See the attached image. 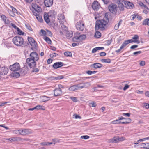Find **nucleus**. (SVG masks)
<instances>
[{"instance_id":"obj_1","label":"nucleus","mask_w":149,"mask_h":149,"mask_svg":"<svg viewBox=\"0 0 149 149\" xmlns=\"http://www.w3.org/2000/svg\"><path fill=\"white\" fill-rule=\"evenodd\" d=\"M109 15L108 13H106L102 19L96 21L95 27V30L103 31L105 29V27L109 22Z\"/></svg>"},{"instance_id":"obj_2","label":"nucleus","mask_w":149,"mask_h":149,"mask_svg":"<svg viewBox=\"0 0 149 149\" xmlns=\"http://www.w3.org/2000/svg\"><path fill=\"white\" fill-rule=\"evenodd\" d=\"M13 42L15 45L17 46H21L23 44L24 40L22 37L16 36L13 38Z\"/></svg>"},{"instance_id":"obj_3","label":"nucleus","mask_w":149,"mask_h":149,"mask_svg":"<svg viewBox=\"0 0 149 149\" xmlns=\"http://www.w3.org/2000/svg\"><path fill=\"white\" fill-rule=\"evenodd\" d=\"M28 40L30 45L32 46L31 49L33 50H36L37 47V45L36 42L31 37H28Z\"/></svg>"},{"instance_id":"obj_4","label":"nucleus","mask_w":149,"mask_h":149,"mask_svg":"<svg viewBox=\"0 0 149 149\" xmlns=\"http://www.w3.org/2000/svg\"><path fill=\"white\" fill-rule=\"evenodd\" d=\"M108 8L109 11L112 14L115 15L116 13L118 7L115 4L111 3L109 5Z\"/></svg>"},{"instance_id":"obj_5","label":"nucleus","mask_w":149,"mask_h":149,"mask_svg":"<svg viewBox=\"0 0 149 149\" xmlns=\"http://www.w3.org/2000/svg\"><path fill=\"white\" fill-rule=\"evenodd\" d=\"M80 90L83 89L88 88L90 87L91 85L90 82L82 81L78 83Z\"/></svg>"},{"instance_id":"obj_6","label":"nucleus","mask_w":149,"mask_h":149,"mask_svg":"<svg viewBox=\"0 0 149 149\" xmlns=\"http://www.w3.org/2000/svg\"><path fill=\"white\" fill-rule=\"evenodd\" d=\"M10 70L13 71L15 72L19 70L20 69V66L19 63H16L10 66Z\"/></svg>"},{"instance_id":"obj_7","label":"nucleus","mask_w":149,"mask_h":149,"mask_svg":"<svg viewBox=\"0 0 149 149\" xmlns=\"http://www.w3.org/2000/svg\"><path fill=\"white\" fill-rule=\"evenodd\" d=\"M75 27L78 30L81 31H83L85 28L84 23L81 21H79L76 23Z\"/></svg>"},{"instance_id":"obj_8","label":"nucleus","mask_w":149,"mask_h":149,"mask_svg":"<svg viewBox=\"0 0 149 149\" xmlns=\"http://www.w3.org/2000/svg\"><path fill=\"white\" fill-rule=\"evenodd\" d=\"M26 62L31 68H34L36 65V61L31 59L27 58L26 60Z\"/></svg>"},{"instance_id":"obj_9","label":"nucleus","mask_w":149,"mask_h":149,"mask_svg":"<svg viewBox=\"0 0 149 149\" xmlns=\"http://www.w3.org/2000/svg\"><path fill=\"white\" fill-rule=\"evenodd\" d=\"M20 132L21 135L24 136L31 134L32 131L30 129H22Z\"/></svg>"},{"instance_id":"obj_10","label":"nucleus","mask_w":149,"mask_h":149,"mask_svg":"<svg viewBox=\"0 0 149 149\" xmlns=\"http://www.w3.org/2000/svg\"><path fill=\"white\" fill-rule=\"evenodd\" d=\"M30 58H29L33 59L36 61H37L39 59V57L38 54L36 52H33L30 54Z\"/></svg>"},{"instance_id":"obj_11","label":"nucleus","mask_w":149,"mask_h":149,"mask_svg":"<svg viewBox=\"0 0 149 149\" xmlns=\"http://www.w3.org/2000/svg\"><path fill=\"white\" fill-rule=\"evenodd\" d=\"M31 6L32 8H33L34 10H35L40 13L41 12L42 9L41 8L35 3H32V4Z\"/></svg>"},{"instance_id":"obj_12","label":"nucleus","mask_w":149,"mask_h":149,"mask_svg":"<svg viewBox=\"0 0 149 149\" xmlns=\"http://www.w3.org/2000/svg\"><path fill=\"white\" fill-rule=\"evenodd\" d=\"M68 90L71 91L80 90L78 84L71 86L68 89Z\"/></svg>"},{"instance_id":"obj_13","label":"nucleus","mask_w":149,"mask_h":149,"mask_svg":"<svg viewBox=\"0 0 149 149\" xmlns=\"http://www.w3.org/2000/svg\"><path fill=\"white\" fill-rule=\"evenodd\" d=\"M124 4V7L127 9L131 8L134 6L131 2L126 1L123 0V3Z\"/></svg>"},{"instance_id":"obj_14","label":"nucleus","mask_w":149,"mask_h":149,"mask_svg":"<svg viewBox=\"0 0 149 149\" xmlns=\"http://www.w3.org/2000/svg\"><path fill=\"white\" fill-rule=\"evenodd\" d=\"M8 70L7 67H2L0 69V74L1 75H6L8 73Z\"/></svg>"},{"instance_id":"obj_15","label":"nucleus","mask_w":149,"mask_h":149,"mask_svg":"<svg viewBox=\"0 0 149 149\" xmlns=\"http://www.w3.org/2000/svg\"><path fill=\"white\" fill-rule=\"evenodd\" d=\"M44 3L46 7H49L53 5V0H44Z\"/></svg>"},{"instance_id":"obj_16","label":"nucleus","mask_w":149,"mask_h":149,"mask_svg":"<svg viewBox=\"0 0 149 149\" xmlns=\"http://www.w3.org/2000/svg\"><path fill=\"white\" fill-rule=\"evenodd\" d=\"M100 7V6L97 1H94L93 3L92 8L95 10H97Z\"/></svg>"},{"instance_id":"obj_17","label":"nucleus","mask_w":149,"mask_h":149,"mask_svg":"<svg viewBox=\"0 0 149 149\" xmlns=\"http://www.w3.org/2000/svg\"><path fill=\"white\" fill-rule=\"evenodd\" d=\"M63 63L61 62H56L53 65L54 68L56 69L58 68L61 67L63 66Z\"/></svg>"},{"instance_id":"obj_18","label":"nucleus","mask_w":149,"mask_h":149,"mask_svg":"<svg viewBox=\"0 0 149 149\" xmlns=\"http://www.w3.org/2000/svg\"><path fill=\"white\" fill-rule=\"evenodd\" d=\"M62 91L60 88L56 89L54 90V95L56 97L62 95Z\"/></svg>"},{"instance_id":"obj_19","label":"nucleus","mask_w":149,"mask_h":149,"mask_svg":"<svg viewBox=\"0 0 149 149\" xmlns=\"http://www.w3.org/2000/svg\"><path fill=\"white\" fill-rule=\"evenodd\" d=\"M44 20L47 23H48L50 22L49 19L50 16L49 14L45 12L43 15Z\"/></svg>"},{"instance_id":"obj_20","label":"nucleus","mask_w":149,"mask_h":149,"mask_svg":"<svg viewBox=\"0 0 149 149\" xmlns=\"http://www.w3.org/2000/svg\"><path fill=\"white\" fill-rule=\"evenodd\" d=\"M86 38V36L84 34L80 35L79 36H75L73 38L74 40H83L85 39Z\"/></svg>"},{"instance_id":"obj_21","label":"nucleus","mask_w":149,"mask_h":149,"mask_svg":"<svg viewBox=\"0 0 149 149\" xmlns=\"http://www.w3.org/2000/svg\"><path fill=\"white\" fill-rule=\"evenodd\" d=\"M123 3V0L120 1L118 3V7L121 11H123L124 10V4Z\"/></svg>"},{"instance_id":"obj_22","label":"nucleus","mask_w":149,"mask_h":149,"mask_svg":"<svg viewBox=\"0 0 149 149\" xmlns=\"http://www.w3.org/2000/svg\"><path fill=\"white\" fill-rule=\"evenodd\" d=\"M103 65L99 63H95L91 65V66L92 68H93L95 69L98 68H100L102 67Z\"/></svg>"},{"instance_id":"obj_23","label":"nucleus","mask_w":149,"mask_h":149,"mask_svg":"<svg viewBox=\"0 0 149 149\" xmlns=\"http://www.w3.org/2000/svg\"><path fill=\"white\" fill-rule=\"evenodd\" d=\"M28 71V69L26 68H22L20 71V74L22 75H24L27 74Z\"/></svg>"},{"instance_id":"obj_24","label":"nucleus","mask_w":149,"mask_h":149,"mask_svg":"<svg viewBox=\"0 0 149 149\" xmlns=\"http://www.w3.org/2000/svg\"><path fill=\"white\" fill-rule=\"evenodd\" d=\"M140 145L141 148L144 149H149V143H142Z\"/></svg>"},{"instance_id":"obj_25","label":"nucleus","mask_w":149,"mask_h":149,"mask_svg":"<svg viewBox=\"0 0 149 149\" xmlns=\"http://www.w3.org/2000/svg\"><path fill=\"white\" fill-rule=\"evenodd\" d=\"M73 35V32L72 31H67L66 33V36L67 38H71Z\"/></svg>"},{"instance_id":"obj_26","label":"nucleus","mask_w":149,"mask_h":149,"mask_svg":"<svg viewBox=\"0 0 149 149\" xmlns=\"http://www.w3.org/2000/svg\"><path fill=\"white\" fill-rule=\"evenodd\" d=\"M48 13L49 14L50 17H51L52 18L54 17L55 15L56 14V12L54 10H50Z\"/></svg>"},{"instance_id":"obj_27","label":"nucleus","mask_w":149,"mask_h":149,"mask_svg":"<svg viewBox=\"0 0 149 149\" xmlns=\"http://www.w3.org/2000/svg\"><path fill=\"white\" fill-rule=\"evenodd\" d=\"M109 142L117 143L119 142L118 137H114L113 138L110 139Z\"/></svg>"},{"instance_id":"obj_28","label":"nucleus","mask_w":149,"mask_h":149,"mask_svg":"<svg viewBox=\"0 0 149 149\" xmlns=\"http://www.w3.org/2000/svg\"><path fill=\"white\" fill-rule=\"evenodd\" d=\"M104 48L103 47H97L93 48L92 51V53H94L97 52L98 50L104 49Z\"/></svg>"},{"instance_id":"obj_29","label":"nucleus","mask_w":149,"mask_h":149,"mask_svg":"<svg viewBox=\"0 0 149 149\" xmlns=\"http://www.w3.org/2000/svg\"><path fill=\"white\" fill-rule=\"evenodd\" d=\"M142 25L149 26V19L146 18L143 21Z\"/></svg>"},{"instance_id":"obj_30","label":"nucleus","mask_w":149,"mask_h":149,"mask_svg":"<svg viewBox=\"0 0 149 149\" xmlns=\"http://www.w3.org/2000/svg\"><path fill=\"white\" fill-rule=\"evenodd\" d=\"M41 99V100L42 102H45L49 100L50 98L46 96H43L42 97Z\"/></svg>"},{"instance_id":"obj_31","label":"nucleus","mask_w":149,"mask_h":149,"mask_svg":"<svg viewBox=\"0 0 149 149\" xmlns=\"http://www.w3.org/2000/svg\"><path fill=\"white\" fill-rule=\"evenodd\" d=\"M44 39L49 44H51L52 41L47 36H45L44 37Z\"/></svg>"},{"instance_id":"obj_32","label":"nucleus","mask_w":149,"mask_h":149,"mask_svg":"<svg viewBox=\"0 0 149 149\" xmlns=\"http://www.w3.org/2000/svg\"><path fill=\"white\" fill-rule=\"evenodd\" d=\"M101 34L99 31H96L95 33L94 36L97 38H99L101 37Z\"/></svg>"},{"instance_id":"obj_33","label":"nucleus","mask_w":149,"mask_h":149,"mask_svg":"<svg viewBox=\"0 0 149 149\" xmlns=\"http://www.w3.org/2000/svg\"><path fill=\"white\" fill-rule=\"evenodd\" d=\"M38 20L40 22H42L43 21V19L41 16L39 15L36 17Z\"/></svg>"},{"instance_id":"obj_34","label":"nucleus","mask_w":149,"mask_h":149,"mask_svg":"<svg viewBox=\"0 0 149 149\" xmlns=\"http://www.w3.org/2000/svg\"><path fill=\"white\" fill-rule=\"evenodd\" d=\"M35 109L37 110L42 109L44 110V107L42 106L38 105L35 107Z\"/></svg>"},{"instance_id":"obj_35","label":"nucleus","mask_w":149,"mask_h":149,"mask_svg":"<svg viewBox=\"0 0 149 149\" xmlns=\"http://www.w3.org/2000/svg\"><path fill=\"white\" fill-rule=\"evenodd\" d=\"M101 61L103 63H111V60L110 59H102Z\"/></svg>"},{"instance_id":"obj_36","label":"nucleus","mask_w":149,"mask_h":149,"mask_svg":"<svg viewBox=\"0 0 149 149\" xmlns=\"http://www.w3.org/2000/svg\"><path fill=\"white\" fill-rule=\"evenodd\" d=\"M122 21L120 20L119 23L115 25L114 26V29L115 30H117L118 29L119 26L121 25Z\"/></svg>"},{"instance_id":"obj_37","label":"nucleus","mask_w":149,"mask_h":149,"mask_svg":"<svg viewBox=\"0 0 149 149\" xmlns=\"http://www.w3.org/2000/svg\"><path fill=\"white\" fill-rule=\"evenodd\" d=\"M64 55L66 56H72L71 53L70 52H65L64 53Z\"/></svg>"},{"instance_id":"obj_38","label":"nucleus","mask_w":149,"mask_h":149,"mask_svg":"<svg viewBox=\"0 0 149 149\" xmlns=\"http://www.w3.org/2000/svg\"><path fill=\"white\" fill-rule=\"evenodd\" d=\"M12 75L13 77L15 78H17L19 77L20 74L18 72H15L12 74Z\"/></svg>"},{"instance_id":"obj_39","label":"nucleus","mask_w":149,"mask_h":149,"mask_svg":"<svg viewBox=\"0 0 149 149\" xmlns=\"http://www.w3.org/2000/svg\"><path fill=\"white\" fill-rule=\"evenodd\" d=\"M21 131V129L20 130H14L13 131V133L14 134H20L21 135V132L20 131Z\"/></svg>"},{"instance_id":"obj_40","label":"nucleus","mask_w":149,"mask_h":149,"mask_svg":"<svg viewBox=\"0 0 149 149\" xmlns=\"http://www.w3.org/2000/svg\"><path fill=\"white\" fill-rule=\"evenodd\" d=\"M127 120H128V121L121 122H118V123L123 124H127L130 123L131 121V120L130 118H127Z\"/></svg>"},{"instance_id":"obj_41","label":"nucleus","mask_w":149,"mask_h":149,"mask_svg":"<svg viewBox=\"0 0 149 149\" xmlns=\"http://www.w3.org/2000/svg\"><path fill=\"white\" fill-rule=\"evenodd\" d=\"M18 137L11 138L8 139V140H9L11 142L15 141L18 140Z\"/></svg>"},{"instance_id":"obj_42","label":"nucleus","mask_w":149,"mask_h":149,"mask_svg":"<svg viewBox=\"0 0 149 149\" xmlns=\"http://www.w3.org/2000/svg\"><path fill=\"white\" fill-rule=\"evenodd\" d=\"M63 78L64 76L63 75H61L56 77H53V79L56 80H60L61 79H63Z\"/></svg>"},{"instance_id":"obj_43","label":"nucleus","mask_w":149,"mask_h":149,"mask_svg":"<svg viewBox=\"0 0 149 149\" xmlns=\"http://www.w3.org/2000/svg\"><path fill=\"white\" fill-rule=\"evenodd\" d=\"M128 42L126 40H125L124 42L122 44L121 46V48L123 49L125 47L127 44H128Z\"/></svg>"},{"instance_id":"obj_44","label":"nucleus","mask_w":149,"mask_h":149,"mask_svg":"<svg viewBox=\"0 0 149 149\" xmlns=\"http://www.w3.org/2000/svg\"><path fill=\"white\" fill-rule=\"evenodd\" d=\"M97 72V71H91L90 70H88L86 72V73L89 74L91 75L92 74H95Z\"/></svg>"},{"instance_id":"obj_45","label":"nucleus","mask_w":149,"mask_h":149,"mask_svg":"<svg viewBox=\"0 0 149 149\" xmlns=\"http://www.w3.org/2000/svg\"><path fill=\"white\" fill-rule=\"evenodd\" d=\"M17 33L19 35H23L24 33L19 28L17 30Z\"/></svg>"},{"instance_id":"obj_46","label":"nucleus","mask_w":149,"mask_h":149,"mask_svg":"<svg viewBox=\"0 0 149 149\" xmlns=\"http://www.w3.org/2000/svg\"><path fill=\"white\" fill-rule=\"evenodd\" d=\"M89 106L90 107H95L96 106V103L95 102H91L89 104Z\"/></svg>"},{"instance_id":"obj_47","label":"nucleus","mask_w":149,"mask_h":149,"mask_svg":"<svg viewBox=\"0 0 149 149\" xmlns=\"http://www.w3.org/2000/svg\"><path fill=\"white\" fill-rule=\"evenodd\" d=\"M120 120H119V118L118 119H116V120H114L112 122V123L114 124H120V123H119L118 122H121V121H120Z\"/></svg>"},{"instance_id":"obj_48","label":"nucleus","mask_w":149,"mask_h":149,"mask_svg":"<svg viewBox=\"0 0 149 149\" xmlns=\"http://www.w3.org/2000/svg\"><path fill=\"white\" fill-rule=\"evenodd\" d=\"M90 137L88 135L82 136H81V139H88Z\"/></svg>"},{"instance_id":"obj_49","label":"nucleus","mask_w":149,"mask_h":149,"mask_svg":"<svg viewBox=\"0 0 149 149\" xmlns=\"http://www.w3.org/2000/svg\"><path fill=\"white\" fill-rule=\"evenodd\" d=\"M52 141L54 142V144H55L56 143H59L60 142V140H58L57 139H52Z\"/></svg>"},{"instance_id":"obj_50","label":"nucleus","mask_w":149,"mask_h":149,"mask_svg":"<svg viewBox=\"0 0 149 149\" xmlns=\"http://www.w3.org/2000/svg\"><path fill=\"white\" fill-rule=\"evenodd\" d=\"M33 15H34L36 17L39 15V13L35 10H33Z\"/></svg>"},{"instance_id":"obj_51","label":"nucleus","mask_w":149,"mask_h":149,"mask_svg":"<svg viewBox=\"0 0 149 149\" xmlns=\"http://www.w3.org/2000/svg\"><path fill=\"white\" fill-rule=\"evenodd\" d=\"M1 19L3 21H5L6 19H7L6 17V16L3 15H1Z\"/></svg>"},{"instance_id":"obj_52","label":"nucleus","mask_w":149,"mask_h":149,"mask_svg":"<svg viewBox=\"0 0 149 149\" xmlns=\"http://www.w3.org/2000/svg\"><path fill=\"white\" fill-rule=\"evenodd\" d=\"M58 55V54H56L55 53H53L52 54H51L50 56L51 58H53L54 57H56Z\"/></svg>"},{"instance_id":"obj_53","label":"nucleus","mask_w":149,"mask_h":149,"mask_svg":"<svg viewBox=\"0 0 149 149\" xmlns=\"http://www.w3.org/2000/svg\"><path fill=\"white\" fill-rule=\"evenodd\" d=\"M61 27L64 30V31H66L67 29V27L64 24H62L61 25Z\"/></svg>"},{"instance_id":"obj_54","label":"nucleus","mask_w":149,"mask_h":149,"mask_svg":"<svg viewBox=\"0 0 149 149\" xmlns=\"http://www.w3.org/2000/svg\"><path fill=\"white\" fill-rule=\"evenodd\" d=\"M70 99H71L72 100L75 102H77V98L76 97H70Z\"/></svg>"},{"instance_id":"obj_55","label":"nucleus","mask_w":149,"mask_h":149,"mask_svg":"<svg viewBox=\"0 0 149 149\" xmlns=\"http://www.w3.org/2000/svg\"><path fill=\"white\" fill-rule=\"evenodd\" d=\"M143 107L146 109H149V104L146 103L143 104Z\"/></svg>"},{"instance_id":"obj_56","label":"nucleus","mask_w":149,"mask_h":149,"mask_svg":"<svg viewBox=\"0 0 149 149\" xmlns=\"http://www.w3.org/2000/svg\"><path fill=\"white\" fill-rule=\"evenodd\" d=\"M39 70L37 68H34L32 70L31 72H38Z\"/></svg>"},{"instance_id":"obj_57","label":"nucleus","mask_w":149,"mask_h":149,"mask_svg":"<svg viewBox=\"0 0 149 149\" xmlns=\"http://www.w3.org/2000/svg\"><path fill=\"white\" fill-rule=\"evenodd\" d=\"M11 8H12V10L13 12L14 13H17V10L14 7L11 6Z\"/></svg>"},{"instance_id":"obj_58","label":"nucleus","mask_w":149,"mask_h":149,"mask_svg":"<svg viewBox=\"0 0 149 149\" xmlns=\"http://www.w3.org/2000/svg\"><path fill=\"white\" fill-rule=\"evenodd\" d=\"M139 37L137 35H135L132 38V39L134 40H138L139 39Z\"/></svg>"},{"instance_id":"obj_59","label":"nucleus","mask_w":149,"mask_h":149,"mask_svg":"<svg viewBox=\"0 0 149 149\" xmlns=\"http://www.w3.org/2000/svg\"><path fill=\"white\" fill-rule=\"evenodd\" d=\"M58 19L60 20H63L65 19V17L64 15H61L58 17Z\"/></svg>"},{"instance_id":"obj_60","label":"nucleus","mask_w":149,"mask_h":149,"mask_svg":"<svg viewBox=\"0 0 149 149\" xmlns=\"http://www.w3.org/2000/svg\"><path fill=\"white\" fill-rule=\"evenodd\" d=\"M145 62L144 61H141L140 63V65L141 66H143L145 65Z\"/></svg>"},{"instance_id":"obj_61","label":"nucleus","mask_w":149,"mask_h":149,"mask_svg":"<svg viewBox=\"0 0 149 149\" xmlns=\"http://www.w3.org/2000/svg\"><path fill=\"white\" fill-rule=\"evenodd\" d=\"M125 137H118V139H119V142L123 141L125 140Z\"/></svg>"},{"instance_id":"obj_62","label":"nucleus","mask_w":149,"mask_h":149,"mask_svg":"<svg viewBox=\"0 0 149 149\" xmlns=\"http://www.w3.org/2000/svg\"><path fill=\"white\" fill-rule=\"evenodd\" d=\"M40 144L42 146H47L48 145V142H43L40 143Z\"/></svg>"},{"instance_id":"obj_63","label":"nucleus","mask_w":149,"mask_h":149,"mask_svg":"<svg viewBox=\"0 0 149 149\" xmlns=\"http://www.w3.org/2000/svg\"><path fill=\"white\" fill-rule=\"evenodd\" d=\"M5 24H10V21L8 19H6L4 21Z\"/></svg>"},{"instance_id":"obj_64","label":"nucleus","mask_w":149,"mask_h":149,"mask_svg":"<svg viewBox=\"0 0 149 149\" xmlns=\"http://www.w3.org/2000/svg\"><path fill=\"white\" fill-rule=\"evenodd\" d=\"M111 40H108L106 41V44L107 45H109L111 44Z\"/></svg>"}]
</instances>
